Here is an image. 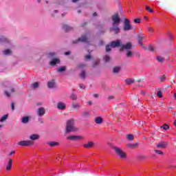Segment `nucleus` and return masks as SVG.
<instances>
[{"mask_svg": "<svg viewBox=\"0 0 176 176\" xmlns=\"http://www.w3.org/2000/svg\"><path fill=\"white\" fill-rule=\"evenodd\" d=\"M78 129L75 126V120L71 119L67 122L66 133H72L78 131Z\"/></svg>", "mask_w": 176, "mask_h": 176, "instance_id": "obj_1", "label": "nucleus"}, {"mask_svg": "<svg viewBox=\"0 0 176 176\" xmlns=\"http://www.w3.org/2000/svg\"><path fill=\"white\" fill-rule=\"evenodd\" d=\"M113 150L115 151L116 153L119 156L120 159H126V153L123 152L122 149L119 147H113Z\"/></svg>", "mask_w": 176, "mask_h": 176, "instance_id": "obj_2", "label": "nucleus"}, {"mask_svg": "<svg viewBox=\"0 0 176 176\" xmlns=\"http://www.w3.org/2000/svg\"><path fill=\"white\" fill-rule=\"evenodd\" d=\"M111 20L113 21L112 25H119L120 24V17H119V14L118 13L111 16Z\"/></svg>", "mask_w": 176, "mask_h": 176, "instance_id": "obj_3", "label": "nucleus"}, {"mask_svg": "<svg viewBox=\"0 0 176 176\" xmlns=\"http://www.w3.org/2000/svg\"><path fill=\"white\" fill-rule=\"evenodd\" d=\"M132 28H133V26H131L130 20L125 19L124 21V27H123L124 31H130V30H132Z\"/></svg>", "mask_w": 176, "mask_h": 176, "instance_id": "obj_4", "label": "nucleus"}, {"mask_svg": "<svg viewBox=\"0 0 176 176\" xmlns=\"http://www.w3.org/2000/svg\"><path fill=\"white\" fill-rule=\"evenodd\" d=\"M131 49H133V44L131 42H128L126 43V45L121 44L120 51L123 52V50H131Z\"/></svg>", "mask_w": 176, "mask_h": 176, "instance_id": "obj_5", "label": "nucleus"}, {"mask_svg": "<svg viewBox=\"0 0 176 176\" xmlns=\"http://www.w3.org/2000/svg\"><path fill=\"white\" fill-rule=\"evenodd\" d=\"M18 145L20 146H31V145H34V142L31 140H23L19 142Z\"/></svg>", "mask_w": 176, "mask_h": 176, "instance_id": "obj_6", "label": "nucleus"}, {"mask_svg": "<svg viewBox=\"0 0 176 176\" xmlns=\"http://www.w3.org/2000/svg\"><path fill=\"white\" fill-rule=\"evenodd\" d=\"M78 42H84L85 43H87V36H86V34L81 36V38H79L76 41H74L73 43H78Z\"/></svg>", "mask_w": 176, "mask_h": 176, "instance_id": "obj_7", "label": "nucleus"}, {"mask_svg": "<svg viewBox=\"0 0 176 176\" xmlns=\"http://www.w3.org/2000/svg\"><path fill=\"white\" fill-rule=\"evenodd\" d=\"M111 32H114V34H118L120 32V28H119V25H114L110 28Z\"/></svg>", "mask_w": 176, "mask_h": 176, "instance_id": "obj_8", "label": "nucleus"}, {"mask_svg": "<svg viewBox=\"0 0 176 176\" xmlns=\"http://www.w3.org/2000/svg\"><path fill=\"white\" fill-rule=\"evenodd\" d=\"M110 45L111 47H120V46H122V42L120 40L113 41L110 43Z\"/></svg>", "mask_w": 176, "mask_h": 176, "instance_id": "obj_9", "label": "nucleus"}, {"mask_svg": "<svg viewBox=\"0 0 176 176\" xmlns=\"http://www.w3.org/2000/svg\"><path fill=\"white\" fill-rule=\"evenodd\" d=\"M83 138L80 135H71L67 137V140H71L72 141H79Z\"/></svg>", "mask_w": 176, "mask_h": 176, "instance_id": "obj_10", "label": "nucleus"}, {"mask_svg": "<svg viewBox=\"0 0 176 176\" xmlns=\"http://www.w3.org/2000/svg\"><path fill=\"white\" fill-rule=\"evenodd\" d=\"M46 113V110L45 109V107H40L37 110V115L39 117L43 116L45 113Z\"/></svg>", "mask_w": 176, "mask_h": 176, "instance_id": "obj_11", "label": "nucleus"}, {"mask_svg": "<svg viewBox=\"0 0 176 176\" xmlns=\"http://www.w3.org/2000/svg\"><path fill=\"white\" fill-rule=\"evenodd\" d=\"M57 108H58V109H60L62 111H64V109H65V108H66L65 103H64L63 102H58Z\"/></svg>", "mask_w": 176, "mask_h": 176, "instance_id": "obj_12", "label": "nucleus"}, {"mask_svg": "<svg viewBox=\"0 0 176 176\" xmlns=\"http://www.w3.org/2000/svg\"><path fill=\"white\" fill-rule=\"evenodd\" d=\"M47 87L49 89H54V87H56V82H54V80H52L47 82Z\"/></svg>", "mask_w": 176, "mask_h": 176, "instance_id": "obj_13", "label": "nucleus"}, {"mask_svg": "<svg viewBox=\"0 0 176 176\" xmlns=\"http://www.w3.org/2000/svg\"><path fill=\"white\" fill-rule=\"evenodd\" d=\"M12 166H13V160L10 159L6 166L7 171H10V170H12Z\"/></svg>", "mask_w": 176, "mask_h": 176, "instance_id": "obj_14", "label": "nucleus"}, {"mask_svg": "<svg viewBox=\"0 0 176 176\" xmlns=\"http://www.w3.org/2000/svg\"><path fill=\"white\" fill-rule=\"evenodd\" d=\"M168 144L166 142H161L158 144H157V148H162V149H164L167 146Z\"/></svg>", "mask_w": 176, "mask_h": 176, "instance_id": "obj_15", "label": "nucleus"}, {"mask_svg": "<svg viewBox=\"0 0 176 176\" xmlns=\"http://www.w3.org/2000/svg\"><path fill=\"white\" fill-rule=\"evenodd\" d=\"M83 146L87 149H90V148H93V146H94V142H89L88 143L84 144Z\"/></svg>", "mask_w": 176, "mask_h": 176, "instance_id": "obj_16", "label": "nucleus"}, {"mask_svg": "<svg viewBox=\"0 0 176 176\" xmlns=\"http://www.w3.org/2000/svg\"><path fill=\"white\" fill-rule=\"evenodd\" d=\"M94 122L96 123V124H101L104 122V119H102V117H96Z\"/></svg>", "mask_w": 176, "mask_h": 176, "instance_id": "obj_17", "label": "nucleus"}, {"mask_svg": "<svg viewBox=\"0 0 176 176\" xmlns=\"http://www.w3.org/2000/svg\"><path fill=\"white\" fill-rule=\"evenodd\" d=\"M50 65L54 66L56 64H60V59L58 58H54L52 60L50 63Z\"/></svg>", "mask_w": 176, "mask_h": 176, "instance_id": "obj_18", "label": "nucleus"}, {"mask_svg": "<svg viewBox=\"0 0 176 176\" xmlns=\"http://www.w3.org/2000/svg\"><path fill=\"white\" fill-rule=\"evenodd\" d=\"M30 140L32 141H36V140H39V135L32 134L30 136Z\"/></svg>", "mask_w": 176, "mask_h": 176, "instance_id": "obj_19", "label": "nucleus"}, {"mask_svg": "<svg viewBox=\"0 0 176 176\" xmlns=\"http://www.w3.org/2000/svg\"><path fill=\"white\" fill-rule=\"evenodd\" d=\"M144 38H145V36H144V34H141L140 35L138 36L139 45H142V39H144Z\"/></svg>", "mask_w": 176, "mask_h": 176, "instance_id": "obj_20", "label": "nucleus"}, {"mask_svg": "<svg viewBox=\"0 0 176 176\" xmlns=\"http://www.w3.org/2000/svg\"><path fill=\"white\" fill-rule=\"evenodd\" d=\"M21 122H22L24 124L28 123V122H30V117H28V116H25V117L22 118Z\"/></svg>", "mask_w": 176, "mask_h": 176, "instance_id": "obj_21", "label": "nucleus"}, {"mask_svg": "<svg viewBox=\"0 0 176 176\" xmlns=\"http://www.w3.org/2000/svg\"><path fill=\"white\" fill-rule=\"evenodd\" d=\"M48 145H50L51 147L54 146H58V145H60V143L58 142H50L47 143Z\"/></svg>", "mask_w": 176, "mask_h": 176, "instance_id": "obj_22", "label": "nucleus"}, {"mask_svg": "<svg viewBox=\"0 0 176 176\" xmlns=\"http://www.w3.org/2000/svg\"><path fill=\"white\" fill-rule=\"evenodd\" d=\"M63 28L66 32H69V31H72V28H71V26H68L67 25H63Z\"/></svg>", "mask_w": 176, "mask_h": 176, "instance_id": "obj_23", "label": "nucleus"}, {"mask_svg": "<svg viewBox=\"0 0 176 176\" xmlns=\"http://www.w3.org/2000/svg\"><path fill=\"white\" fill-rule=\"evenodd\" d=\"M13 93H14V88H11L10 93L8 91H5V95L6 97H10V94H13Z\"/></svg>", "mask_w": 176, "mask_h": 176, "instance_id": "obj_24", "label": "nucleus"}, {"mask_svg": "<svg viewBox=\"0 0 176 176\" xmlns=\"http://www.w3.org/2000/svg\"><path fill=\"white\" fill-rule=\"evenodd\" d=\"M82 105L79 103H74L72 105V108H73V109H79V108H80Z\"/></svg>", "mask_w": 176, "mask_h": 176, "instance_id": "obj_25", "label": "nucleus"}, {"mask_svg": "<svg viewBox=\"0 0 176 176\" xmlns=\"http://www.w3.org/2000/svg\"><path fill=\"white\" fill-rule=\"evenodd\" d=\"M129 148H131V149H135V148H138V144L135 143V144H128Z\"/></svg>", "mask_w": 176, "mask_h": 176, "instance_id": "obj_26", "label": "nucleus"}, {"mask_svg": "<svg viewBox=\"0 0 176 176\" xmlns=\"http://www.w3.org/2000/svg\"><path fill=\"white\" fill-rule=\"evenodd\" d=\"M119 72H120V67L117 66V67H113V74H119Z\"/></svg>", "mask_w": 176, "mask_h": 176, "instance_id": "obj_27", "label": "nucleus"}, {"mask_svg": "<svg viewBox=\"0 0 176 176\" xmlns=\"http://www.w3.org/2000/svg\"><path fill=\"white\" fill-rule=\"evenodd\" d=\"M81 79H85L86 78V72L85 70H82L80 74Z\"/></svg>", "mask_w": 176, "mask_h": 176, "instance_id": "obj_28", "label": "nucleus"}, {"mask_svg": "<svg viewBox=\"0 0 176 176\" xmlns=\"http://www.w3.org/2000/svg\"><path fill=\"white\" fill-rule=\"evenodd\" d=\"M125 82H126V85H131L134 82V79L128 78V79L125 80Z\"/></svg>", "mask_w": 176, "mask_h": 176, "instance_id": "obj_29", "label": "nucleus"}, {"mask_svg": "<svg viewBox=\"0 0 176 176\" xmlns=\"http://www.w3.org/2000/svg\"><path fill=\"white\" fill-rule=\"evenodd\" d=\"M0 42H9V39L3 36H0Z\"/></svg>", "mask_w": 176, "mask_h": 176, "instance_id": "obj_30", "label": "nucleus"}, {"mask_svg": "<svg viewBox=\"0 0 176 176\" xmlns=\"http://www.w3.org/2000/svg\"><path fill=\"white\" fill-rule=\"evenodd\" d=\"M103 60L105 63H108L109 62V60H111V57L108 55H105L104 57H103Z\"/></svg>", "mask_w": 176, "mask_h": 176, "instance_id": "obj_31", "label": "nucleus"}, {"mask_svg": "<svg viewBox=\"0 0 176 176\" xmlns=\"http://www.w3.org/2000/svg\"><path fill=\"white\" fill-rule=\"evenodd\" d=\"M126 57H128V58H131V57H133V52H131V51H130V50H128L127 52H126Z\"/></svg>", "mask_w": 176, "mask_h": 176, "instance_id": "obj_32", "label": "nucleus"}, {"mask_svg": "<svg viewBox=\"0 0 176 176\" xmlns=\"http://www.w3.org/2000/svg\"><path fill=\"white\" fill-rule=\"evenodd\" d=\"M70 98H72V100L73 101H75L78 99V96L75 94H72L71 96H70Z\"/></svg>", "mask_w": 176, "mask_h": 176, "instance_id": "obj_33", "label": "nucleus"}, {"mask_svg": "<svg viewBox=\"0 0 176 176\" xmlns=\"http://www.w3.org/2000/svg\"><path fill=\"white\" fill-rule=\"evenodd\" d=\"M126 140H129V141H133L134 140V135L129 134L126 137Z\"/></svg>", "mask_w": 176, "mask_h": 176, "instance_id": "obj_34", "label": "nucleus"}, {"mask_svg": "<svg viewBox=\"0 0 176 176\" xmlns=\"http://www.w3.org/2000/svg\"><path fill=\"white\" fill-rule=\"evenodd\" d=\"M9 116L8 114L4 115L1 119H0V122H5V120H6L8 119V117Z\"/></svg>", "mask_w": 176, "mask_h": 176, "instance_id": "obj_35", "label": "nucleus"}, {"mask_svg": "<svg viewBox=\"0 0 176 176\" xmlns=\"http://www.w3.org/2000/svg\"><path fill=\"white\" fill-rule=\"evenodd\" d=\"M157 60L159 63H164V58H163L162 56H157Z\"/></svg>", "mask_w": 176, "mask_h": 176, "instance_id": "obj_36", "label": "nucleus"}, {"mask_svg": "<svg viewBox=\"0 0 176 176\" xmlns=\"http://www.w3.org/2000/svg\"><path fill=\"white\" fill-rule=\"evenodd\" d=\"M66 69L67 68L65 66H63L58 69V72H64V71H65Z\"/></svg>", "mask_w": 176, "mask_h": 176, "instance_id": "obj_37", "label": "nucleus"}, {"mask_svg": "<svg viewBox=\"0 0 176 176\" xmlns=\"http://www.w3.org/2000/svg\"><path fill=\"white\" fill-rule=\"evenodd\" d=\"M111 47H112V46H111V44H110V45H106L107 53H109V52H111Z\"/></svg>", "mask_w": 176, "mask_h": 176, "instance_id": "obj_38", "label": "nucleus"}, {"mask_svg": "<svg viewBox=\"0 0 176 176\" xmlns=\"http://www.w3.org/2000/svg\"><path fill=\"white\" fill-rule=\"evenodd\" d=\"M161 129H164V130H168L170 129V126L167 124H164L162 126H161Z\"/></svg>", "mask_w": 176, "mask_h": 176, "instance_id": "obj_39", "label": "nucleus"}, {"mask_svg": "<svg viewBox=\"0 0 176 176\" xmlns=\"http://www.w3.org/2000/svg\"><path fill=\"white\" fill-rule=\"evenodd\" d=\"M85 67H86V64L80 63L78 65L77 68L82 69V68H85Z\"/></svg>", "mask_w": 176, "mask_h": 176, "instance_id": "obj_40", "label": "nucleus"}, {"mask_svg": "<svg viewBox=\"0 0 176 176\" xmlns=\"http://www.w3.org/2000/svg\"><path fill=\"white\" fill-rule=\"evenodd\" d=\"M3 54L6 55L12 54V51L10 50H6L3 51Z\"/></svg>", "mask_w": 176, "mask_h": 176, "instance_id": "obj_41", "label": "nucleus"}, {"mask_svg": "<svg viewBox=\"0 0 176 176\" xmlns=\"http://www.w3.org/2000/svg\"><path fill=\"white\" fill-rule=\"evenodd\" d=\"M157 97H159V98H162V97H163V92H162V91H158L157 93Z\"/></svg>", "mask_w": 176, "mask_h": 176, "instance_id": "obj_42", "label": "nucleus"}, {"mask_svg": "<svg viewBox=\"0 0 176 176\" xmlns=\"http://www.w3.org/2000/svg\"><path fill=\"white\" fill-rule=\"evenodd\" d=\"M98 64H100V60H96V61L94 63L92 67H93L94 68H96V67H97V66L98 65Z\"/></svg>", "mask_w": 176, "mask_h": 176, "instance_id": "obj_43", "label": "nucleus"}, {"mask_svg": "<svg viewBox=\"0 0 176 176\" xmlns=\"http://www.w3.org/2000/svg\"><path fill=\"white\" fill-rule=\"evenodd\" d=\"M146 10H147V12L149 13H153V10H152V8H149L148 6H146Z\"/></svg>", "mask_w": 176, "mask_h": 176, "instance_id": "obj_44", "label": "nucleus"}, {"mask_svg": "<svg viewBox=\"0 0 176 176\" xmlns=\"http://www.w3.org/2000/svg\"><path fill=\"white\" fill-rule=\"evenodd\" d=\"M160 79L161 82H165V80H166V75H163V76H160Z\"/></svg>", "mask_w": 176, "mask_h": 176, "instance_id": "obj_45", "label": "nucleus"}, {"mask_svg": "<svg viewBox=\"0 0 176 176\" xmlns=\"http://www.w3.org/2000/svg\"><path fill=\"white\" fill-rule=\"evenodd\" d=\"M134 23H137V24H140L141 23V19L138 18L134 19Z\"/></svg>", "mask_w": 176, "mask_h": 176, "instance_id": "obj_46", "label": "nucleus"}, {"mask_svg": "<svg viewBox=\"0 0 176 176\" xmlns=\"http://www.w3.org/2000/svg\"><path fill=\"white\" fill-rule=\"evenodd\" d=\"M155 152L157 153V155H162L163 156V155H164V153H162V151L160 150H155Z\"/></svg>", "mask_w": 176, "mask_h": 176, "instance_id": "obj_47", "label": "nucleus"}, {"mask_svg": "<svg viewBox=\"0 0 176 176\" xmlns=\"http://www.w3.org/2000/svg\"><path fill=\"white\" fill-rule=\"evenodd\" d=\"M39 86V84L38 82H34L32 84V87H34V89H36V87H38Z\"/></svg>", "mask_w": 176, "mask_h": 176, "instance_id": "obj_48", "label": "nucleus"}, {"mask_svg": "<svg viewBox=\"0 0 176 176\" xmlns=\"http://www.w3.org/2000/svg\"><path fill=\"white\" fill-rule=\"evenodd\" d=\"M49 56H50V57H55L56 56V52H50Z\"/></svg>", "mask_w": 176, "mask_h": 176, "instance_id": "obj_49", "label": "nucleus"}, {"mask_svg": "<svg viewBox=\"0 0 176 176\" xmlns=\"http://www.w3.org/2000/svg\"><path fill=\"white\" fill-rule=\"evenodd\" d=\"M148 50H149V52H155V47H153V46H150V47H148Z\"/></svg>", "mask_w": 176, "mask_h": 176, "instance_id": "obj_50", "label": "nucleus"}, {"mask_svg": "<svg viewBox=\"0 0 176 176\" xmlns=\"http://www.w3.org/2000/svg\"><path fill=\"white\" fill-rule=\"evenodd\" d=\"M138 159H141V160L146 159V156H145V155H139Z\"/></svg>", "mask_w": 176, "mask_h": 176, "instance_id": "obj_51", "label": "nucleus"}, {"mask_svg": "<svg viewBox=\"0 0 176 176\" xmlns=\"http://www.w3.org/2000/svg\"><path fill=\"white\" fill-rule=\"evenodd\" d=\"M114 98H115V96H108L107 100L109 101L111 100H113Z\"/></svg>", "mask_w": 176, "mask_h": 176, "instance_id": "obj_52", "label": "nucleus"}, {"mask_svg": "<svg viewBox=\"0 0 176 176\" xmlns=\"http://www.w3.org/2000/svg\"><path fill=\"white\" fill-rule=\"evenodd\" d=\"M11 109H12V111H14V102H12V104H11Z\"/></svg>", "mask_w": 176, "mask_h": 176, "instance_id": "obj_53", "label": "nucleus"}, {"mask_svg": "<svg viewBox=\"0 0 176 176\" xmlns=\"http://www.w3.org/2000/svg\"><path fill=\"white\" fill-rule=\"evenodd\" d=\"M90 58H91V56L90 55L85 56V60H90Z\"/></svg>", "mask_w": 176, "mask_h": 176, "instance_id": "obj_54", "label": "nucleus"}, {"mask_svg": "<svg viewBox=\"0 0 176 176\" xmlns=\"http://www.w3.org/2000/svg\"><path fill=\"white\" fill-rule=\"evenodd\" d=\"M83 116H89V112L85 111L82 113Z\"/></svg>", "mask_w": 176, "mask_h": 176, "instance_id": "obj_55", "label": "nucleus"}, {"mask_svg": "<svg viewBox=\"0 0 176 176\" xmlns=\"http://www.w3.org/2000/svg\"><path fill=\"white\" fill-rule=\"evenodd\" d=\"M148 31L149 32H153V28H148Z\"/></svg>", "mask_w": 176, "mask_h": 176, "instance_id": "obj_56", "label": "nucleus"}, {"mask_svg": "<svg viewBox=\"0 0 176 176\" xmlns=\"http://www.w3.org/2000/svg\"><path fill=\"white\" fill-rule=\"evenodd\" d=\"M80 89H85V85H83V84H80Z\"/></svg>", "mask_w": 176, "mask_h": 176, "instance_id": "obj_57", "label": "nucleus"}, {"mask_svg": "<svg viewBox=\"0 0 176 176\" xmlns=\"http://www.w3.org/2000/svg\"><path fill=\"white\" fill-rule=\"evenodd\" d=\"M14 153H16V151H12L10 153V156H12V155H14Z\"/></svg>", "mask_w": 176, "mask_h": 176, "instance_id": "obj_58", "label": "nucleus"}, {"mask_svg": "<svg viewBox=\"0 0 176 176\" xmlns=\"http://www.w3.org/2000/svg\"><path fill=\"white\" fill-rule=\"evenodd\" d=\"M69 54H71V52H69V51L65 53V56H69Z\"/></svg>", "mask_w": 176, "mask_h": 176, "instance_id": "obj_59", "label": "nucleus"}, {"mask_svg": "<svg viewBox=\"0 0 176 176\" xmlns=\"http://www.w3.org/2000/svg\"><path fill=\"white\" fill-rule=\"evenodd\" d=\"M94 97L95 98H98V94H94Z\"/></svg>", "mask_w": 176, "mask_h": 176, "instance_id": "obj_60", "label": "nucleus"}, {"mask_svg": "<svg viewBox=\"0 0 176 176\" xmlns=\"http://www.w3.org/2000/svg\"><path fill=\"white\" fill-rule=\"evenodd\" d=\"M135 101H140V98H138V96H135Z\"/></svg>", "mask_w": 176, "mask_h": 176, "instance_id": "obj_61", "label": "nucleus"}, {"mask_svg": "<svg viewBox=\"0 0 176 176\" xmlns=\"http://www.w3.org/2000/svg\"><path fill=\"white\" fill-rule=\"evenodd\" d=\"M88 105H93V102L91 101H88Z\"/></svg>", "mask_w": 176, "mask_h": 176, "instance_id": "obj_62", "label": "nucleus"}, {"mask_svg": "<svg viewBox=\"0 0 176 176\" xmlns=\"http://www.w3.org/2000/svg\"><path fill=\"white\" fill-rule=\"evenodd\" d=\"M173 124H174V126L176 127V120H175L173 121Z\"/></svg>", "mask_w": 176, "mask_h": 176, "instance_id": "obj_63", "label": "nucleus"}, {"mask_svg": "<svg viewBox=\"0 0 176 176\" xmlns=\"http://www.w3.org/2000/svg\"><path fill=\"white\" fill-rule=\"evenodd\" d=\"M100 45H104V41H100Z\"/></svg>", "mask_w": 176, "mask_h": 176, "instance_id": "obj_64", "label": "nucleus"}]
</instances>
